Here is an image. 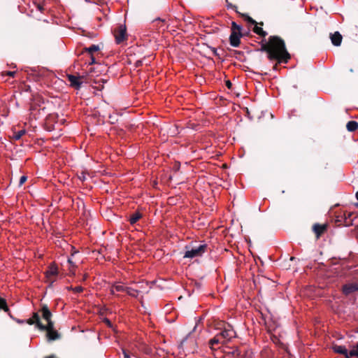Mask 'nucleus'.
<instances>
[{"instance_id":"7ed1b4c3","label":"nucleus","mask_w":358,"mask_h":358,"mask_svg":"<svg viewBox=\"0 0 358 358\" xmlns=\"http://www.w3.org/2000/svg\"><path fill=\"white\" fill-rule=\"evenodd\" d=\"M40 330L47 331L46 336L50 341L57 340L61 337L57 331L55 329L54 322H49V324H45V328H41Z\"/></svg>"},{"instance_id":"cd10ccee","label":"nucleus","mask_w":358,"mask_h":358,"mask_svg":"<svg viewBox=\"0 0 358 358\" xmlns=\"http://www.w3.org/2000/svg\"><path fill=\"white\" fill-rule=\"evenodd\" d=\"M125 292H127L129 295L131 296H137V290L134 289L131 287H127Z\"/></svg>"},{"instance_id":"09e8293b","label":"nucleus","mask_w":358,"mask_h":358,"mask_svg":"<svg viewBox=\"0 0 358 358\" xmlns=\"http://www.w3.org/2000/svg\"><path fill=\"white\" fill-rule=\"evenodd\" d=\"M45 358H57L55 355H50L48 357H46Z\"/></svg>"},{"instance_id":"58836bf2","label":"nucleus","mask_w":358,"mask_h":358,"mask_svg":"<svg viewBox=\"0 0 358 358\" xmlns=\"http://www.w3.org/2000/svg\"><path fill=\"white\" fill-rule=\"evenodd\" d=\"M94 63H96V59L92 55L90 56V62H89V64H93Z\"/></svg>"},{"instance_id":"393cba45","label":"nucleus","mask_w":358,"mask_h":358,"mask_svg":"<svg viewBox=\"0 0 358 358\" xmlns=\"http://www.w3.org/2000/svg\"><path fill=\"white\" fill-rule=\"evenodd\" d=\"M242 27L237 24L235 22H231V31H240L241 32Z\"/></svg>"},{"instance_id":"4c0bfd02","label":"nucleus","mask_w":358,"mask_h":358,"mask_svg":"<svg viewBox=\"0 0 358 358\" xmlns=\"http://www.w3.org/2000/svg\"><path fill=\"white\" fill-rule=\"evenodd\" d=\"M37 107H38V106H37V104H36V103H32V104L31 105V106H30V110L33 112V111H34V110H37Z\"/></svg>"},{"instance_id":"a19ab883","label":"nucleus","mask_w":358,"mask_h":358,"mask_svg":"<svg viewBox=\"0 0 358 358\" xmlns=\"http://www.w3.org/2000/svg\"><path fill=\"white\" fill-rule=\"evenodd\" d=\"M36 7H37L38 10H40L41 12H43L44 10L43 6L41 4L38 3L36 5Z\"/></svg>"},{"instance_id":"c85d7f7f","label":"nucleus","mask_w":358,"mask_h":358,"mask_svg":"<svg viewBox=\"0 0 358 358\" xmlns=\"http://www.w3.org/2000/svg\"><path fill=\"white\" fill-rule=\"evenodd\" d=\"M352 356H356L358 357V350L357 348H355V350H351L349 354H348V357H352Z\"/></svg>"},{"instance_id":"ea45409f","label":"nucleus","mask_w":358,"mask_h":358,"mask_svg":"<svg viewBox=\"0 0 358 358\" xmlns=\"http://www.w3.org/2000/svg\"><path fill=\"white\" fill-rule=\"evenodd\" d=\"M103 321L107 324L108 327H112V323L108 319L105 318Z\"/></svg>"},{"instance_id":"e433bc0d","label":"nucleus","mask_w":358,"mask_h":358,"mask_svg":"<svg viewBox=\"0 0 358 358\" xmlns=\"http://www.w3.org/2000/svg\"><path fill=\"white\" fill-rule=\"evenodd\" d=\"M78 178L80 180L85 181L86 180V174L83 172L80 173V176H79Z\"/></svg>"},{"instance_id":"9b49d317","label":"nucleus","mask_w":358,"mask_h":358,"mask_svg":"<svg viewBox=\"0 0 358 358\" xmlns=\"http://www.w3.org/2000/svg\"><path fill=\"white\" fill-rule=\"evenodd\" d=\"M342 291L346 296L358 292V282H350L344 285L342 287Z\"/></svg>"},{"instance_id":"a18cd8bd","label":"nucleus","mask_w":358,"mask_h":358,"mask_svg":"<svg viewBox=\"0 0 358 358\" xmlns=\"http://www.w3.org/2000/svg\"><path fill=\"white\" fill-rule=\"evenodd\" d=\"M115 289H114L113 285L112 287H111V289H110V293L112 294H115Z\"/></svg>"},{"instance_id":"6e6d98bb","label":"nucleus","mask_w":358,"mask_h":358,"mask_svg":"<svg viewBox=\"0 0 358 358\" xmlns=\"http://www.w3.org/2000/svg\"><path fill=\"white\" fill-rule=\"evenodd\" d=\"M348 358H350V357H348Z\"/></svg>"},{"instance_id":"a878e982","label":"nucleus","mask_w":358,"mask_h":358,"mask_svg":"<svg viewBox=\"0 0 358 358\" xmlns=\"http://www.w3.org/2000/svg\"><path fill=\"white\" fill-rule=\"evenodd\" d=\"M105 82H106V81H105L103 79H102V78L99 79V80H97V81H95V82H94L95 83L99 84V85H98V86H96V87H95V88H96V90H103V84H104V83H105Z\"/></svg>"},{"instance_id":"b1692460","label":"nucleus","mask_w":358,"mask_h":358,"mask_svg":"<svg viewBox=\"0 0 358 358\" xmlns=\"http://www.w3.org/2000/svg\"><path fill=\"white\" fill-rule=\"evenodd\" d=\"M25 130L24 129H22V130H20L18 131H15L14 134H13V138L15 140H19L21 138V137L24 135L25 134Z\"/></svg>"},{"instance_id":"3c124183","label":"nucleus","mask_w":358,"mask_h":358,"mask_svg":"<svg viewBox=\"0 0 358 358\" xmlns=\"http://www.w3.org/2000/svg\"><path fill=\"white\" fill-rule=\"evenodd\" d=\"M356 198H357V199L358 200V191H357V193H356Z\"/></svg>"},{"instance_id":"f03ea898","label":"nucleus","mask_w":358,"mask_h":358,"mask_svg":"<svg viewBox=\"0 0 358 358\" xmlns=\"http://www.w3.org/2000/svg\"><path fill=\"white\" fill-rule=\"evenodd\" d=\"M207 245L203 244L200 245L199 247L196 248H192L190 250H187L184 255V258H194L197 257H201L207 249ZM186 249H187V246L185 247Z\"/></svg>"},{"instance_id":"6e6552de","label":"nucleus","mask_w":358,"mask_h":358,"mask_svg":"<svg viewBox=\"0 0 358 358\" xmlns=\"http://www.w3.org/2000/svg\"><path fill=\"white\" fill-rule=\"evenodd\" d=\"M152 26L158 31H164L168 29L169 24L167 23L166 19L157 17L152 21Z\"/></svg>"},{"instance_id":"37998d69","label":"nucleus","mask_w":358,"mask_h":358,"mask_svg":"<svg viewBox=\"0 0 358 358\" xmlns=\"http://www.w3.org/2000/svg\"><path fill=\"white\" fill-rule=\"evenodd\" d=\"M124 357L130 358V356L125 351H124Z\"/></svg>"},{"instance_id":"5fc2aeb1","label":"nucleus","mask_w":358,"mask_h":358,"mask_svg":"<svg viewBox=\"0 0 358 358\" xmlns=\"http://www.w3.org/2000/svg\"><path fill=\"white\" fill-rule=\"evenodd\" d=\"M70 264H72V261L71 259L68 260Z\"/></svg>"},{"instance_id":"dca6fc26","label":"nucleus","mask_w":358,"mask_h":358,"mask_svg":"<svg viewBox=\"0 0 358 358\" xmlns=\"http://www.w3.org/2000/svg\"><path fill=\"white\" fill-rule=\"evenodd\" d=\"M331 43L335 46H339L341 44L343 36L338 31H335L330 34Z\"/></svg>"},{"instance_id":"423d86ee","label":"nucleus","mask_w":358,"mask_h":358,"mask_svg":"<svg viewBox=\"0 0 358 358\" xmlns=\"http://www.w3.org/2000/svg\"><path fill=\"white\" fill-rule=\"evenodd\" d=\"M227 3V8H231L235 10V12L239 15L241 17L244 19L245 21H246L248 23H250L251 24H257V22L253 20L251 17H250L248 14L245 13H241L238 10V8L236 5L232 4L231 3L229 2L228 0H226Z\"/></svg>"},{"instance_id":"c9c22d12","label":"nucleus","mask_w":358,"mask_h":358,"mask_svg":"<svg viewBox=\"0 0 358 358\" xmlns=\"http://www.w3.org/2000/svg\"><path fill=\"white\" fill-rule=\"evenodd\" d=\"M225 85L228 89L231 90L232 88V83L230 80H226Z\"/></svg>"},{"instance_id":"72a5a7b5","label":"nucleus","mask_w":358,"mask_h":358,"mask_svg":"<svg viewBox=\"0 0 358 358\" xmlns=\"http://www.w3.org/2000/svg\"><path fill=\"white\" fill-rule=\"evenodd\" d=\"M353 215V213H350V212H347V215H346V221H352V222H353V220L351 218V217Z\"/></svg>"},{"instance_id":"0eeeda50","label":"nucleus","mask_w":358,"mask_h":358,"mask_svg":"<svg viewBox=\"0 0 358 358\" xmlns=\"http://www.w3.org/2000/svg\"><path fill=\"white\" fill-rule=\"evenodd\" d=\"M347 211H341L336 216L335 222L338 226L350 227L353 224L352 221H346Z\"/></svg>"},{"instance_id":"2eb2a0df","label":"nucleus","mask_w":358,"mask_h":358,"mask_svg":"<svg viewBox=\"0 0 358 358\" xmlns=\"http://www.w3.org/2000/svg\"><path fill=\"white\" fill-rule=\"evenodd\" d=\"M68 80L70 83V85L71 87H74L76 90H78L80 88L82 82L80 81L81 77H77L73 75H68L67 76Z\"/></svg>"},{"instance_id":"de8ad7c7","label":"nucleus","mask_w":358,"mask_h":358,"mask_svg":"<svg viewBox=\"0 0 358 358\" xmlns=\"http://www.w3.org/2000/svg\"><path fill=\"white\" fill-rule=\"evenodd\" d=\"M39 106V107H41L40 106ZM45 107L40 108L38 109V110H39V111H40V110H42L43 112H45Z\"/></svg>"},{"instance_id":"8fccbe9b","label":"nucleus","mask_w":358,"mask_h":358,"mask_svg":"<svg viewBox=\"0 0 358 358\" xmlns=\"http://www.w3.org/2000/svg\"><path fill=\"white\" fill-rule=\"evenodd\" d=\"M66 289H69V290H73V287H72L71 286V287H67Z\"/></svg>"},{"instance_id":"c03bdc74","label":"nucleus","mask_w":358,"mask_h":358,"mask_svg":"<svg viewBox=\"0 0 358 358\" xmlns=\"http://www.w3.org/2000/svg\"><path fill=\"white\" fill-rule=\"evenodd\" d=\"M213 55H215V56H217L218 54L217 52V50L215 48H213Z\"/></svg>"},{"instance_id":"f8f14e48","label":"nucleus","mask_w":358,"mask_h":358,"mask_svg":"<svg viewBox=\"0 0 358 358\" xmlns=\"http://www.w3.org/2000/svg\"><path fill=\"white\" fill-rule=\"evenodd\" d=\"M243 34L240 31H231L229 36L230 45L233 47L237 48L240 45L241 38Z\"/></svg>"},{"instance_id":"c756f323","label":"nucleus","mask_w":358,"mask_h":358,"mask_svg":"<svg viewBox=\"0 0 358 358\" xmlns=\"http://www.w3.org/2000/svg\"><path fill=\"white\" fill-rule=\"evenodd\" d=\"M15 73V71H5L2 73V76H8L10 77H13Z\"/></svg>"},{"instance_id":"473e14b6","label":"nucleus","mask_w":358,"mask_h":358,"mask_svg":"<svg viewBox=\"0 0 358 358\" xmlns=\"http://www.w3.org/2000/svg\"><path fill=\"white\" fill-rule=\"evenodd\" d=\"M27 177L25 176H22L20 179V182H19V185H22L27 180Z\"/></svg>"},{"instance_id":"5701e85b","label":"nucleus","mask_w":358,"mask_h":358,"mask_svg":"<svg viewBox=\"0 0 358 358\" xmlns=\"http://www.w3.org/2000/svg\"><path fill=\"white\" fill-rule=\"evenodd\" d=\"M84 50L85 52H88L90 55H92L94 52L99 50V47L97 45H92L89 48H85Z\"/></svg>"},{"instance_id":"864d4df0","label":"nucleus","mask_w":358,"mask_h":358,"mask_svg":"<svg viewBox=\"0 0 358 358\" xmlns=\"http://www.w3.org/2000/svg\"><path fill=\"white\" fill-rule=\"evenodd\" d=\"M355 348H357L358 350V343L356 344V345L355 346Z\"/></svg>"},{"instance_id":"49530a36","label":"nucleus","mask_w":358,"mask_h":358,"mask_svg":"<svg viewBox=\"0 0 358 358\" xmlns=\"http://www.w3.org/2000/svg\"><path fill=\"white\" fill-rule=\"evenodd\" d=\"M17 323H19V324H23V323H24V322H25V320H17Z\"/></svg>"},{"instance_id":"6ab92c4d","label":"nucleus","mask_w":358,"mask_h":358,"mask_svg":"<svg viewBox=\"0 0 358 358\" xmlns=\"http://www.w3.org/2000/svg\"><path fill=\"white\" fill-rule=\"evenodd\" d=\"M333 350L336 353L344 355L346 358L349 357L348 350L345 346L336 345L333 346Z\"/></svg>"},{"instance_id":"4be33fe9","label":"nucleus","mask_w":358,"mask_h":358,"mask_svg":"<svg viewBox=\"0 0 358 358\" xmlns=\"http://www.w3.org/2000/svg\"><path fill=\"white\" fill-rule=\"evenodd\" d=\"M0 310H4L6 313H8L10 317H12L6 299L1 297H0Z\"/></svg>"},{"instance_id":"aec40b11","label":"nucleus","mask_w":358,"mask_h":358,"mask_svg":"<svg viewBox=\"0 0 358 358\" xmlns=\"http://www.w3.org/2000/svg\"><path fill=\"white\" fill-rule=\"evenodd\" d=\"M142 217V215L141 213L136 211L132 215H130L129 218V221L131 224H136L141 218Z\"/></svg>"},{"instance_id":"79ce46f5","label":"nucleus","mask_w":358,"mask_h":358,"mask_svg":"<svg viewBox=\"0 0 358 358\" xmlns=\"http://www.w3.org/2000/svg\"><path fill=\"white\" fill-rule=\"evenodd\" d=\"M280 63H278V62H276V64L273 66V69L275 70V71H277L278 69V64Z\"/></svg>"},{"instance_id":"9d476101","label":"nucleus","mask_w":358,"mask_h":358,"mask_svg":"<svg viewBox=\"0 0 358 358\" xmlns=\"http://www.w3.org/2000/svg\"><path fill=\"white\" fill-rule=\"evenodd\" d=\"M38 313H41L42 317L47 322V324H49V322H54L53 321H52V314L50 312L47 304H41V308L38 311Z\"/></svg>"},{"instance_id":"ddd939ff","label":"nucleus","mask_w":358,"mask_h":358,"mask_svg":"<svg viewBox=\"0 0 358 358\" xmlns=\"http://www.w3.org/2000/svg\"><path fill=\"white\" fill-rule=\"evenodd\" d=\"M58 274L57 267L55 265H50L45 271V276L49 282L52 283Z\"/></svg>"},{"instance_id":"4468645a","label":"nucleus","mask_w":358,"mask_h":358,"mask_svg":"<svg viewBox=\"0 0 358 358\" xmlns=\"http://www.w3.org/2000/svg\"><path fill=\"white\" fill-rule=\"evenodd\" d=\"M327 224H320L315 223L313 225V231L317 238H319L327 230Z\"/></svg>"},{"instance_id":"412c9836","label":"nucleus","mask_w":358,"mask_h":358,"mask_svg":"<svg viewBox=\"0 0 358 358\" xmlns=\"http://www.w3.org/2000/svg\"><path fill=\"white\" fill-rule=\"evenodd\" d=\"M348 131L353 132L358 129V122L354 120L349 121L346 124Z\"/></svg>"},{"instance_id":"f704fd0d","label":"nucleus","mask_w":358,"mask_h":358,"mask_svg":"<svg viewBox=\"0 0 358 358\" xmlns=\"http://www.w3.org/2000/svg\"><path fill=\"white\" fill-rule=\"evenodd\" d=\"M143 65V61L142 60H137L135 64H134V66L135 67L138 68V67H140Z\"/></svg>"},{"instance_id":"7c9ffc66","label":"nucleus","mask_w":358,"mask_h":358,"mask_svg":"<svg viewBox=\"0 0 358 358\" xmlns=\"http://www.w3.org/2000/svg\"><path fill=\"white\" fill-rule=\"evenodd\" d=\"M83 291V288L81 286H78L73 288V292L76 293H80Z\"/></svg>"},{"instance_id":"f3484780","label":"nucleus","mask_w":358,"mask_h":358,"mask_svg":"<svg viewBox=\"0 0 358 358\" xmlns=\"http://www.w3.org/2000/svg\"><path fill=\"white\" fill-rule=\"evenodd\" d=\"M223 341L222 338L219 336V334H217L216 336H215L212 339H210L208 341V345L210 348L212 350H216L215 345H217L220 343H223Z\"/></svg>"},{"instance_id":"1a4fd4ad","label":"nucleus","mask_w":358,"mask_h":358,"mask_svg":"<svg viewBox=\"0 0 358 358\" xmlns=\"http://www.w3.org/2000/svg\"><path fill=\"white\" fill-rule=\"evenodd\" d=\"M25 323L33 325L35 324L36 327L41 329V328H45V324H43L41 321L40 316L38 315V312L33 313L32 317L31 318H29L28 320H25Z\"/></svg>"},{"instance_id":"20e7f679","label":"nucleus","mask_w":358,"mask_h":358,"mask_svg":"<svg viewBox=\"0 0 358 358\" xmlns=\"http://www.w3.org/2000/svg\"><path fill=\"white\" fill-rule=\"evenodd\" d=\"M115 42L120 44L127 39V29L125 25H120L113 31Z\"/></svg>"},{"instance_id":"39448f33","label":"nucleus","mask_w":358,"mask_h":358,"mask_svg":"<svg viewBox=\"0 0 358 358\" xmlns=\"http://www.w3.org/2000/svg\"><path fill=\"white\" fill-rule=\"evenodd\" d=\"M218 334L223 342H224L226 341H229L231 338L235 337L236 332L229 324H227V326H225L224 329Z\"/></svg>"},{"instance_id":"f257e3e1","label":"nucleus","mask_w":358,"mask_h":358,"mask_svg":"<svg viewBox=\"0 0 358 358\" xmlns=\"http://www.w3.org/2000/svg\"><path fill=\"white\" fill-rule=\"evenodd\" d=\"M259 50L266 52L270 61L275 60L278 63L287 64L291 59L284 40L278 36H271L267 41L262 40Z\"/></svg>"},{"instance_id":"2f4dec72","label":"nucleus","mask_w":358,"mask_h":358,"mask_svg":"<svg viewBox=\"0 0 358 358\" xmlns=\"http://www.w3.org/2000/svg\"><path fill=\"white\" fill-rule=\"evenodd\" d=\"M117 119L115 116L109 115V122L110 124H115L117 122Z\"/></svg>"},{"instance_id":"a211bd4d","label":"nucleus","mask_w":358,"mask_h":358,"mask_svg":"<svg viewBox=\"0 0 358 358\" xmlns=\"http://www.w3.org/2000/svg\"><path fill=\"white\" fill-rule=\"evenodd\" d=\"M257 24H259L261 26L264 25L263 22H260L259 23L257 22V24H254L255 27H254V28L252 29L253 32L255 33L256 34L260 36L262 38H265L267 36V34H268L267 32L264 31L262 27H257Z\"/></svg>"},{"instance_id":"603ef678","label":"nucleus","mask_w":358,"mask_h":358,"mask_svg":"<svg viewBox=\"0 0 358 358\" xmlns=\"http://www.w3.org/2000/svg\"><path fill=\"white\" fill-rule=\"evenodd\" d=\"M87 275H85V276H83V280H85L86 278H87Z\"/></svg>"},{"instance_id":"bb28decb","label":"nucleus","mask_w":358,"mask_h":358,"mask_svg":"<svg viewBox=\"0 0 358 358\" xmlns=\"http://www.w3.org/2000/svg\"><path fill=\"white\" fill-rule=\"evenodd\" d=\"M113 287L116 292H123L126 291L127 287H124L122 285H113Z\"/></svg>"}]
</instances>
